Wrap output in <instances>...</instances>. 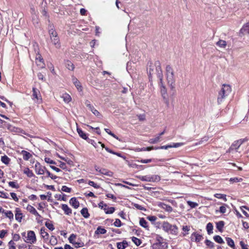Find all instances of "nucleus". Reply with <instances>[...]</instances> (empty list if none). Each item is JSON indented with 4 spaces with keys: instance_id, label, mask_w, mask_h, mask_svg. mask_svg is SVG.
I'll return each mask as SVG.
<instances>
[{
    "instance_id": "2f4dec72",
    "label": "nucleus",
    "mask_w": 249,
    "mask_h": 249,
    "mask_svg": "<svg viewBox=\"0 0 249 249\" xmlns=\"http://www.w3.org/2000/svg\"><path fill=\"white\" fill-rule=\"evenodd\" d=\"M140 225L147 229H148V222L144 219V218H141L140 220Z\"/></svg>"
},
{
    "instance_id": "69168bd1",
    "label": "nucleus",
    "mask_w": 249,
    "mask_h": 249,
    "mask_svg": "<svg viewBox=\"0 0 249 249\" xmlns=\"http://www.w3.org/2000/svg\"><path fill=\"white\" fill-rule=\"evenodd\" d=\"M73 245L76 248H80V247H83L84 246V243H83L82 242H75Z\"/></svg>"
},
{
    "instance_id": "c85d7f7f",
    "label": "nucleus",
    "mask_w": 249,
    "mask_h": 249,
    "mask_svg": "<svg viewBox=\"0 0 249 249\" xmlns=\"http://www.w3.org/2000/svg\"><path fill=\"white\" fill-rule=\"evenodd\" d=\"M107 230L101 226H99L95 231V234H104L106 233Z\"/></svg>"
},
{
    "instance_id": "de8ad7c7",
    "label": "nucleus",
    "mask_w": 249,
    "mask_h": 249,
    "mask_svg": "<svg viewBox=\"0 0 249 249\" xmlns=\"http://www.w3.org/2000/svg\"><path fill=\"white\" fill-rule=\"evenodd\" d=\"M8 185L13 188L18 189L19 188V185L16 181H10L8 182Z\"/></svg>"
},
{
    "instance_id": "4be33fe9",
    "label": "nucleus",
    "mask_w": 249,
    "mask_h": 249,
    "mask_svg": "<svg viewBox=\"0 0 249 249\" xmlns=\"http://www.w3.org/2000/svg\"><path fill=\"white\" fill-rule=\"evenodd\" d=\"M72 82L74 84L75 86L76 87L77 89L79 91H81L82 90V87L80 84L79 81L74 77H72Z\"/></svg>"
},
{
    "instance_id": "39448f33",
    "label": "nucleus",
    "mask_w": 249,
    "mask_h": 249,
    "mask_svg": "<svg viewBox=\"0 0 249 249\" xmlns=\"http://www.w3.org/2000/svg\"><path fill=\"white\" fill-rule=\"evenodd\" d=\"M244 139H239L234 141L231 145L230 148L227 150L226 153H233L238 152L241 144L244 142Z\"/></svg>"
},
{
    "instance_id": "393cba45",
    "label": "nucleus",
    "mask_w": 249,
    "mask_h": 249,
    "mask_svg": "<svg viewBox=\"0 0 249 249\" xmlns=\"http://www.w3.org/2000/svg\"><path fill=\"white\" fill-rule=\"evenodd\" d=\"M227 244L233 249H236L233 240L230 237H226Z\"/></svg>"
},
{
    "instance_id": "7c9ffc66",
    "label": "nucleus",
    "mask_w": 249,
    "mask_h": 249,
    "mask_svg": "<svg viewBox=\"0 0 249 249\" xmlns=\"http://www.w3.org/2000/svg\"><path fill=\"white\" fill-rule=\"evenodd\" d=\"M206 229L208 234L210 235L211 234H212L213 232V224L210 222L208 223L206 226Z\"/></svg>"
},
{
    "instance_id": "423d86ee",
    "label": "nucleus",
    "mask_w": 249,
    "mask_h": 249,
    "mask_svg": "<svg viewBox=\"0 0 249 249\" xmlns=\"http://www.w3.org/2000/svg\"><path fill=\"white\" fill-rule=\"evenodd\" d=\"M142 181H148V182H159L160 180V177L159 175H146L142 176L139 178Z\"/></svg>"
},
{
    "instance_id": "e2e57ef3",
    "label": "nucleus",
    "mask_w": 249,
    "mask_h": 249,
    "mask_svg": "<svg viewBox=\"0 0 249 249\" xmlns=\"http://www.w3.org/2000/svg\"><path fill=\"white\" fill-rule=\"evenodd\" d=\"M46 173L47 175V177L51 178L52 179H55L57 178V176L53 175L47 170H46Z\"/></svg>"
},
{
    "instance_id": "f8f14e48",
    "label": "nucleus",
    "mask_w": 249,
    "mask_h": 249,
    "mask_svg": "<svg viewBox=\"0 0 249 249\" xmlns=\"http://www.w3.org/2000/svg\"><path fill=\"white\" fill-rule=\"evenodd\" d=\"M85 105L88 107H89V108L90 109V110L96 116L99 117V116H101L100 112L97 110H96L92 105H91L90 104V102L89 101H88V100L86 101Z\"/></svg>"
},
{
    "instance_id": "ea45409f",
    "label": "nucleus",
    "mask_w": 249,
    "mask_h": 249,
    "mask_svg": "<svg viewBox=\"0 0 249 249\" xmlns=\"http://www.w3.org/2000/svg\"><path fill=\"white\" fill-rule=\"evenodd\" d=\"M131 240L137 246H140L142 243L141 240L137 237L133 236L131 238Z\"/></svg>"
},
{
    "instance_id": "a18cd8bd",
    "label": "nucleus",
    "mask_w": 249,
    "mask_h": 249,
    "mask_svg": "<svg viewBox=\"0 0 249 249\" xmlns=\"http://www.w3.org/2000/svg\"><path fill=\"white\" fill-rule=\"evenodd\" d=\"M50 242L52 245H55L57 244V239L54 235H52L50 238Z\"/></svg>"
},
{
    "instance_id": "6e6d98bb",
    "label": "nucleus",
    "mask_w": 249,
    "mask_h": 249,
    "mask_svg": "<svg viewBox=\"0 0 249 249\" xmlns=\"http://www.w3.org/2000/svg\"><path fill=\"white\" fill-rule=\"evenodd\" d=\"M182 230L183 231L185 232V233H183V236H186L188 234V231H190V227L188 226H184L182 227Z\"/></svg>"
},
{
    "instance_id": "f257e3e1",
    "label": "nucleus",
    "mask_w": 249,
    "mask_h": 249,
    "mask_svg": "<svg viewBox=\"0 0 249 249\" xmlns=\"http://www.w3.org/2000/svg\"><path fill=\"white\" fill-rule=\"evenodd\" d=\"M231 91V88L229 85L223 84L221 90L218 92L217 103L221 104L224 99L228 96Z\"/></svg>"
},
{
    "instance_id": "6ab92c4d",
    "label": "nucleus",
    "mask_w": 249,
    "mask_h": 249,
    "mask_svg": "<svg viewBox=\"0 0 249 249\" xmlns=\"http://www.w3.org/2000/svg\"><path fill=\"white\" fill-rule=\"evenodd\" d=\"M70 204L75 209H77L79 206V202L75 197H72L70 200Z\"/></svg>"
},
{
    "instance_id": "0eeeda50",
    "label": "nucleus",
    "mask_w": 249,
    "mask_h": 249,
    "mask_svg": "<svg viewBox=\"0 0 249 249\" xmlns=\"http://www.w3.org/2000/svg\"><path fill=\"white\" fill-rule=\"evenodd\" d=\"M32 99L36 103L39 104L42 102V98L39 90L36 88H33Z\"/></svg>"
},
{
    "instance_id": "20e7f679",
    "label": "nucleus",
    "mask_w": 249,
    "mask_h": 249,
    "mask_svg": "<svg viewBox=\"0 0 249 249\" xmlns=\"http://www.w3.org/2000/svg\"><path fill=\"white\" fill-rule=\"evenodd\" d=\"M160 82L159 83V86L160 87V92L161 95L164 99L165 103L166 104L167 106L169 105V102L167 98V90L165 88V86L163 85V78H161V74L160 76Z\"/></svg>"
},
{
    "instance_id": "f03ea898",
    "label": "nucleus",
    "mask_w": 249,
    "mask_h": 249,
    "mask_svg": "<svg viewBox=\"0 0 249 249\" xmlns=\"http://www.w3.org/2000/svg\"><path fill=\"white\" fill-rule=\"evenodd\" d=\"M165 70L167 83L172 89L174 88V84L175 82V74L173 69L170 65H167Z\"/></svg>"
},
{
    "instance_id": "412c9836",
    "label": "nucleus",
    "mask_w": 249,
    "mask_h": 249,
    "mask_svg": "<svg viewBox=\"0 0 249 249\" xmlns=\"http://www.w3.org/2000/svg\"><path fill=\"white\" fill-rule=\"evenodd\" d=\"M77 132L81 138L87 141L89 138L87 136V134L85 133L84 131H83L81 128L77 127Z\"/></svg>"
},
{
    "instance_id": "7ed1b4c3",
    "label": "nucleus",
    "mask_w": 249,
    "mask_h": 249,
    "mask_svg": "<svg viewBox=\"0 0 249 249\" xmlns=\"http://www.w3.org/2000/svg\"><path fill=\"white\" fill-rule=\"evenodd\" d=\"M162 228L164 231L171 234L177 235L178 233V228L175 225H171L168 222H163Z\"/></svg>"
},
{
    "instance_id": "79ce46f5",
    "label": "nucleus",
    "mask_w": 249,
    "mask_h": 249,
    "mask_svg": "<svg viewBox=\"0 0 249 249\" xmlns=\"http://www.w3.org/2000/svg\"><path fill=\"white\" fill-rule=\"evenodd\" d=\"M216 45L220 47L225 48L227 45V43L225 40H219L216 42Z\"/></svg>"
},
{
    "instance_id": "bb28decb",
    "label": "nucleus",
    "mask_w": 249,
    "mask_h": 249,
    "mask_svg": "<svg viewBox=\"0 0 249 249\" xmlns=\"http://www.w3.org/2000/svg\"><path fill=\"white\" fill-rule=\"evenodd\" d=\"M224 225L225 222L223 221H219L216 223V227L219 231L222 232Z\"/></svg>"
},
{
    "instance_id": "4c0bfd02",
    "label": "nucleus",
    "mask_w": 249,
    "mask_h": 249,
    "mask_svg": "<svg viewBox=\"0 0 249 249\" xmlns=\"http://www.w3.org/2000/svg\"><path fill=\"white\" fill-rule=\"evenodd\" d=\"M214 240L219 244H223L224 243V241H223V239L221 238V237L219 235H215L213 237Z\"/></svg>"
},
{
    "instance_id": "f3484780",
    "label": "nucleus",
    "mask_w": 249,
    "mask_h": 249,
    "mask_svg": "<svg viewBox=\"0 0 249 249\" xmlns=\"http://www.w3.org/2000/svg\"><path fill=\"white\" fill-rule=\"evenodd\" d=\"M15 218L18 222H20L23 217V214L19 208H16Z\"/></svg>"
},
{
    "instance_id": "cd10ccee",
    "label": "nucleus",
    "mask_w": 249,
    "mask_h": 249,
    "mask_svg": "<svg viewBox=\"0 0 249 249\" xmlns=\"http://www.w3.org/2000/svg\"><path fill=\"white\" fill-rule=\"evenodd\" d=\"M81 213L85 218H88L89 217V213L87 208H84L81 210Z\"/></svg>"
},
{
    "instance_id": "5701e85b",
    "label": "nucleus",
    "mask_w": 249,
    "mask_h": 249,
    "mask_svg": "<svg viewBox=\"0 0 249 249\" xmlns=\"http://www.w3.org/2000/svg\"><path fill=\"white\" fill-rule=\"evenodd\" d=\"M21 153L23 156V160H29L32 157L31 154L25 150H22Z\"/></svg>"
},
{
    "instance_id": "e433bc0d",
    "label": "nucleus",
    "mask_w": 249,
    "mask_h": 249,
    "mask_svg": "<svg viewBox=\"0 0 249 249\" xmlns=\"http://www.w3.org/2000/svg\"><path fill=\"white\" fill-rule=\"evenodd\" d=\"M62 98H63V100L66 103H69L71 99V96L67 93L63 94Z\"/></svg>"
},
{
    "instance_id": "c03bdc74",
    "label": "nucleus",
    "mask_w": 249,
    "mask_h": 249,
    "mask_svg": "<svg viewBox=\"0 0 249 249\" xmlns=\"http://www.w3.org/2000/svg\"><path fill=\"white\" fill-rule=\"evenodd\" d=\"M76 234H73V233H72L71 234V235L70 236V237L68 238L69 242L72 244H73L75 242L74 241V240L76 238Z\"/></svg>"
},
{
    "instance_id": "2eb2a0df",
    "label": "nucleus",
    "mask_w": 249,
    "mask_h": 249,
    "mask_svg": "<svg viewBox=\"0 0 249 249\" xmlns=\"http://www.w3.org/2000/svg\"><path fill=\"white\" fill-rule=\"evenodd\" d=\"M36 64L40 68H43L44 67L45 64L44 63L43 59L41 54L39 53L36 54Z\"/></svg>"
},
{
    "instance_id": "13d9d810",
    "label": "nucleus",
    "mask_w": 249,
    "mask_h": 249,
    "mask_svg": "<svg viewBox=\"0 0 249 249\" xmlns=\"http://www.w3.org/2000/svg\"><path fill=\"white\" fill-rule=\"evenodd\" d=\"M88 184L91 186L93 187L94 188L98 189L100 188V186L97 184L95 183L94 181L89 180L88 182Z\"/></svg>"
},
{
    "instance_id": "680f3d73",
    "label": "nucleus",
    "mask_w": 249,
    "mask_h": 249,
    "mask_svg": "<svg viewBox=\"0 0 249 249\" xmlns=\"http://www.w3.org/2000/svg\"><path fill=\"white\" fill-rule=\"evenodd\" d=\"M105 131L109 135L112 136L113 138L118 139V137L114 134L108 128H105Z\"/></svg>"
},
{
    "instance_id": "6e6552de",
    "label": "nucleus",
    "mask_w": 249,
    "mask_h": 249,
    "mask_svg": "<svg viewBox=\"0 0 249 249\" xmlns=\"http://www.w3.org/2000/svg\"><path fill=\"white\" fill-rule=\"evenodd\" d=\"M98 206L101 209H103L106 214H112L114 212L115 210L114 207H108L107 205L104 203L103 201H101L98 204Z\"/></svg>"
},
{
    "instance_id": "72a5a7b5",
    "label": "nucleus",
    "mask_w": 249,
    "mask_h": 249,
    "mask_svg": "<svg viewBox=\"0 0 249 249\" xmlns=\"http://www.w3.org/2000/svg\"><path fill=\"white\" fill-rule=\"evenodd\" d=\"M1 161L5 164H8L10 161V159L6 155L2 156L1 158Z\"/></svg>"
},
{
    "instance_id": "aec40b11",
    "label": "nucleus",
    "mask_w": 249,
    "mask_h": 249,
    "mask_svg": "<svg viewBox=\"0 0 249 249\" xmlns=\"http://www.w3.org/2000/svg\"><path fill=\"white\" fill-rule=\"evenodd\" d=\"M62 209L64 211L65 213L67 215H70L72 213V211L67 204L62 205Z\"/></svg>"
},
{
    "instance_id": "0e129e2a",
    "label": "nucleus",
    "mask_w": 249,
    "mask_h": 249,
    "mask_svg": "<svg viewBox=\"0 0 249 249\" xmlns=\"http://www.w3.org/2000/svg\"><path fill=\"white\" fill-rule=\"evenodd\" d=\"M9 249H16L15 244L13 240H11L8 243Z\"/></svg>"
},
{
    "instance_id": "1a4fd4ad",
    "label": "nucleus",
    "mask_w": 249,
    "mask_h": 249,
    "mask_svg": "<svg viewBox=\"0 0 249 249\" xmlns=\"http://www.w3.org/2000/svg\"><path fill=\"white\" fill-rule=\"evenodd\" d=\"M156 243L152 245L153 249H162V244L163 243V238L159 235L156 236Z\"/></svg>"
},
{
    "instance_id": "dca6fc26",
    "label": "nucleus",
    "mask_w": 249,
    "mask_h": 249,
    "mask_svg": "<svg viewBox=\"0 0 249 249\" xmlns=\"http://www.w3.org/2000/svg\"><path fill=\"white\" fill-rule=\"evenodd\" d=\"M158 206L168 213H171L173 211V208L171 206L163 202L159 203Z\"/></svg>"
},
{
    "instance_id": "bf43d9fd",
    "label": "nucleus",
    "mask_w": 249,
    "mask_h": 249,
    "mask_svg": "<svg viewBox=\"0 0 249 249\" xmlns=\"http://www.w3.org/2000/svg\"><path fill=\"white\" fill-rule=\"evenodd\" d=\"M61 190L63 192H67V193H70L71 191V188H69L66 186H62L61 188Z\"/></svg>"
},
{
    "instance_id": "603ef678",
    "label": "nucleus",
    "mask_w": 249,
    "mask_h": 249,
    "mask_svg": "<svg viewBox=\"0 0 249 249\" xmlns=\"http://www.w3.org/2000/svg\"><path fill=\"white\" fill-rule=\"evenodd\" d=\"M227 205L224 204L223 206H221L219 208V212L222 213H224L226 212Z\"/></svg>"
},
{
    "instance_id": "4468645a",
    "label": "nucleus",
    "mask_w": 249,
    "mask_h": 249,
    "mask_svg": "<svg viewBox=\"0 0 249 249\" xmlns=\"http://www.w3.org/2000/svg\"><path fill=\"white\" fill-rule=\"evenodd\" d=\"M50 38L53 44L55 46L56 48H59L60 47V40L57 34L53 35V36H51Z\"/></svg>"
},
{
    "instance_id": "338daca9",
    "label": "nucleus",
    "mask_w": 249,
    "mask_h": 249,
    "mask_svg": "<svg viewBox=\"0 0 249 249\" xmlns=\"http://www.w3.org/2000/svg\"><path fill=\"white\" fill-rule=\"evenodd\" d=\"M44 160H45V161L48 163L52 164H56V162L54 160H52V159H51L49 158H45Z\"/></svg>"
},
{
    "instance_id": "3c124183",
    "label": "nucleus",
    "mask_w": 249,
    "mask_h": 249,
    "mask_svg": "<svg viewBox=\"0 0 249 249\" xmlns=\"http://www.w3.org/2000/svg\"><path fill=\"white\" fill-rule=\"evenodd\" d=\"M205 244L207 246L209 247L211 249H213L214 248V243L211 241L206 239L205 241Z\"/></svg>"
},
{
    "instance_id": "4d7b16f0",
    "label": "nucleus",
    "mask_w": 249,
    "mask_h": 249,
    "mask_svg": "<svg viewBox=\"0 0 249 249\" xmlns=\"http://www.w3.org/2000/svg\"><path fill=\"white\" fill-rule=\"evenodd\" d=\"M113 225L116 227H120L122 225V222L119 219H116L115 221L114 222Z\"/></svg>"
},
{
    "instance_id": "c9c22d12",
    "label": "nucleus",
    "mask_w": 249,
    "mask_h": 249,
    "mask_svg": "<svg viewBox=\"0 0 249 249\" xmlns=\"http://www.w3.org/2000/svg\"><path fill=\"white\" fill-rule=\"evenodd\" d=\"M106 151L111 154L116 155L119 157H121L124 159H125V157H124L123 156H122L121 153H118V152H114L113 150L110 149L109 148H106Z\"/></svg>"
},
{
    "instance_id": "37998d69",
    "label": "nucleus",
    "mask_w": 249,
    "mask_h": 249,
    "mask_svg": "<svg viewBox=\"0 0 249 249\" xmlns=\"http://www.w3.org/2000/svg\"><path fill=\"white\" fill-rule=\"evenodd\" d=\"M214 197L217 198L223 199L225 201H227L226 195L221 194H215L214 195Z\"/></svg>"
},
{
    "instance_id": "864d4df0",
    "label": "nucleus",
    "mask_w": 249,
    "mask_h": 249,
    "mask_svg": "<svg viewBox=\"0 0 249 249\" xmlns=\"http://www.w3.org/2000/svg\"><path fill=\"white\" fill-rule=\"evenodd\" d=\"M45 225L46 227L51 231H53L54 230V227L52 223L46 222Z\"/></svg>"
},
{
    "instance_id": "a878e982",
    "label": "nucleus",
    "mask_w": 249,
    "mask_h": 249,
    "mask_svg": "<svg viewBox=\"0 0 249 249\" xmlns=\"http://www.w3.org/2000/svg\"><path fill=\"white\" fill-rule=\"evenodd\" d=\"M99 172L101 174L106 175L108 177H112L113 175V173L111 171H108L104 168L100 169Z\"/></svg>"
},
{
    "instance_id": "9b49d317",
    "label": "nucleus",
    "mask_w": 249,
    "mask_h": 249,
    "mask_svg": "<svg viewBox=\"0 0 249 249\" xmlns=\"http://www.w3.org/2000/svg\"><path fill=\"white\" fill-rule=\"evenodd\" d=\"M36 173L37 175H43L46 172V168L42 166L39 162H37L35 165Z\"/></svg>"
},
{
    "instance_id": "473e14b6",
    "label": "nucleus",
    "mask_w": 249,
    "mask_h": 249,
    "mask_svg": "<svg viewBox=\"0 0 249 249\" xmlns=\"http://www.w3.org/2000/svg\"><path fill=\"white\" fill-rule=\"evenodd\" d=\"M24 173L29 178L33 177L35 176V175L32 172V171L30 170L28 168H26L24 170Z\"/></svg>"
},
{
    "instance_id": "c756f323",
    "label": "nucleus",
    "mask_w": 249,
    "mask_h": 249,
    "mask_svg": "<svg viewBox=\"0 0 249 249\" xmlns=\"http://www.w3.org/2000/svg\"><path fill=\"white\" fill-rule=\"evenodd\" d=\"M240 32L242 34H249V23L245 24L240 30Z\"/></svg>"
},
{
    "instance_id": "49530a36",
    "label": "nucleus",
    "mask_w": 249,
    "mask_h": 249,
    "mask_svg": "<svg viewBox=\"0 0 249 249\" xmlns=\"http://www.w3.org/2000/svg\"><path fill=\"white\" fill-rule=\"evenodd\" d=\"M27 210L30 212L31 213L34 214L36 212V209L32 206L28 205L27 207Z\"/></svg>"
},
{
    "instance_id": "774afa93",
    "label": "nucleus",
    "mask_w": 249,
    "mask_h": 249,
    "mask_svg": "<svg viewBox=\"0 0 249 249\" xmlns=\"http://www.w3.org/2000/svg\"><path fill=\"white\" fill-rule=\"evenodd\" d=\"M117 247L118 249H125V246L122 242H118L117 243Z\"/></svg>"
},
{
    "instance_id": "09e8293b",
    "label": "nucleus",
    "mask_w": 249,
    "mask_h": 249,
    "mask_svg": "<svg viewBox=\"0 0 249 249\" xmlns=\"http://www.w3.org/2000/svg\"><path fill=\"white\" fill-rule=\"evenodd\" d=\"M156 70L157 72L158 77L160 79V76L161 74V78H163V74L162 73V70L161 68V66H160L159 67H156Z\"/></svg>"
},
{
    "instance_id": "ddd939ff",
    "label": "nucleus",
    "mask_w": 249,
    "mask_h": 249,
    "mask_svg": "<svg viewBox=\"0 0 249 249\" xmlns=\"http://www.w3.org/2000/svg\"><path fill=\"white\" fill-rule=\"evenodd\" d=\"M203 237L202 235L197 233L196 232H193L191 236V240L192 241L199 242L202 240Z\"/></svg>"
},
{
    "instance_id": "5fc2aeb1",
    "label": "nucleus",
    "mask_w": 249,
    "mask_h": 249,
    "mask_svg": "<svg viewBox=\"0 0 249 249\" xmlns=\"http://www.w3.org/2000/svg\"><path fill=\"white\" fill-rule=\"evenodd\" d=\"M172 148L171 144H168L166 145L161 146L160 147H155V150L157 149H168V148Z\"/></svg>"
},
{
    "instance_id": "a19ab883",
    "label": "nucleus",
    "mask_w": 249,
    "mask_h": 249,
    "mask_svg": "<svg viewBox=\"0 0 249 249\" xmlns=\"http://www.w3.org/2000/svg\"><path fill=\"white\" fill-rule=\"evenodd\" d=\"M154 66H153V64L151 62H148L147 63V70H148V72L149 75H151L152 72L153 71Z\"/></svg>"
},
{
    "instance_id": "58836bf2",
    "label": "nucleus",
    "mask_w": 249,
    "mask_h": 249,
    "mask_svg": "<svg viewBox=\"0 0 249 249\" xmlns=\"http://www.w3.org/2000/svg\"><path fill=\"white\" fill-rule=\"evenodd\" d=\"M160 136H157L155 138H152L149 139L148 142L151 144H155L160 141Z\"/></svg>"
},
{
    "instance_id": "a211bd4d",
    "label": "nucleus",
    "mask_w": 249,
    "mask_h": 249,
    "mask_svg": "<svg viewBox=\"0 0 249 249\" xmlns=\"http://www.w3.org/2000/svg\"><path fill=\"white\" fill-rule=\"evenodd\" d=\"M40 234L41 237L45 240H48L49 239V235L48 233L46 231V229L44 227H42L41 228L40 231Z\"/></svg>"
},
{
    "instance_id": "052dcab7",
    "label": "nucleus",
    "mask_w": 249,
    "mask_h": 249,
    "mask_svg": "<svg viewBox=\"0 0 249 249\" xmlns=\"http://www.w3.org/2000/svg\"><path fill=\"white\" fill-rule=\"evenodd\" d=\"M184 144V143L183 142L172 143V144H171V146L172 148H177L183 145Z\"/></svg>"
},
{
    "instance_id": "b1692460",
    "label": "nucleus",
    "mask_w": 249,
    "mask_h": 249,
    "mask_svg": "<svg viewBox=\"0 0 249 249\" xmlns=\"http://www.w3.org/2000/svg\"><path fill=\"white\" fill-rule=\"evenodd\" d=\"M65 64L66 67L69 70L73 71L74 69V65L73 64L70 60H66L65 61Z\"/></svg>"
},
{
    "instance_id": "8fccbe9b",
    "label": "nucleus",
    "mask_w": 249,
    "mask_h": 249,
    "mask_svg": "<svg viewBox=\"0 0 249 249\" xmlns=\"http://www.w3.org/2000/svg\"><path fill=\"white\" fill-rule=\"evenodd\" d=\"M5 216L9 218L10 219H13L14 215L11 211H7L4 213Z\"/></svg>"
},
{
    "instance_id": "9d476101",
    "label": "nucleus",
    "mask_w": 249,
    "mask_h": 249,
    "mask_svg": "<svg viewBox=\"0 0 249 249\" xmlns=\"http://www.w3.org/2000/svg\"><path fill=\"white\" fill-rule=\"evenodd\" d=\"M36 241L35 233L34 231H30L27 232V239L25 241L27 243L34 244Z\"/></svg>"
},
{
    "instance_id": "f704fd0d",
    "label": "nucleus",
    "mask_w": 249,
    "mask_h": 249,
    "mask_svg": "<svg viewBox=\"0 0 249 249\" xmlns=\"http://www.w3.org/2000/svg\"><path fill=\"white\" fill-rule=\"evenodd\" d=\"M49 33L50 35V37H51V36H53V35H55L56 34H57V33L55 29L53 28V26L50 25L49 26Z\"/></svg>"
}]
</instances>
